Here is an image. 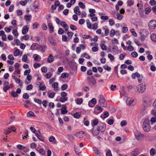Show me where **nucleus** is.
<instances>
[{
    "label": "nucleus",
    "instance_id": "a18cd8bd",
    "mask_svg": "<svg viewBox=\"0 0 156 156\" xmlns=\"http://www.w3.org/2000/svg\"><path fill=\"white\" fill-rule=\"evenodd\" d=\"M100 47L103 50H106L107 49V46L104 43L101 44Z\"/></svg>",
    "mask_w": 156,
    "mask_h": 156
},
{
    "label": "nucleus",
    "instance_id": "423d86ee",
    "mask_svg": "<svg viewBox=\"0 0 156 156\" xmlns=\"http://www.w3.org/2000/svg\"><path fill=\"white\" fill-rule=\"evenodd\" d=\"M100 132V130L98 129L97 126H94L92 129V133L94 136H96L98 135Z\"/></svg>",
    "mask_w": 156,
    "mask_h": 156
},
{
    "label": "nucleus",
    "instance_id": "20e7f679",
    "mask_svg": "<svg viewBox=\"0 0 156 156\" xmlns=\"http://www.w3.org/2000/svg\"><path fill=\"white\" fill-rule=\"evenodd\" d=\"M138 91L140 93H143L146 90V86L145 84L141 83L136 87Z\"/></svg>",
    "mask_w": 156,
    "mask_h": 156
},
{
    "label": "nucleus",
    "instance_id": "bb28decb",
    "mask_svg": "<svg viewBox=\"0 0 156 156\" xmlns=\"http://www.w3.org/2000/svg\"><path fill=\"white\" fill-rule=\"evenodd\" d=\"M54 61L53 57L51 55H50L48 58L47 61L48 63H51Z\"/></svg>",
    "mask_w": 156,
    "mask_h": 156
},
{
    "label": "nucleus",
    "instance_id": "9b49d317",
    "mask_svg": "<svg viewBox=\"0 0 156 156\" xmlns=\"http://www.w3.org/2000/svg\"><path fill=\"white\" fill-rule=\"evenodd\" d=\"M140 33L141 36L144 37H147L149 34L148 31L146 29L141 30Z\"/></svg>",
    "mask_w": 156,
    "mask_h": 156
},
{
    "label": "nucleus",
    "instance_id": "4c0bfd02",
    "mask_svg": "<svg viewBox=\"0 0 156 156\" xmlns=\"http://www.w3.org/2000/svg\"><path fill=\"white\" fill-rule=\"evenodd\" d=\"M151 40L154 42H156V35L153 34H151Z\"/></svg>",
    "mask_w": 156,
    "mask_h": 156
},
{
    "label": "nucleus",
    "instance_id": "8fccbe9b",
    "mask_svg": "<svg viewBox=\"0 0 156 156\" xmlns=\"http://www.w3.org/2000/svg\"><path fill=\"white\" fill-rule=\"evenodd\" d=\"M97 34H101L102 37L104 36V34L103 33H101V30L100 29H98L96 31Z\"/></svg>",
    "mask_w": 156,
    "mask_h": 156
},
{
    "label": "nucleus",
    "instance_id": "39448f33",
    "mask_svg": "<svg viewBox=\"0 0 156 156\" xmlns=\"http://www.w3.org/2000/svg\"><path fill=\"white\" fill-rule=\"evenodd\" d=\"M67 94L65 92H62L61 93V97L60 98L59 101L62 102H64L67 101L68 99V98L67 97Z\"/></svg>",
    "mask_w": 156,
    "mask_h": 156
},
{
    "label": "nucleus",
    "instance_id": "6e6552de",
    "mask_svg": "<svg viewBox=\"0 0 156 156\" xmlns=\"http://www.w3.org/2000/svg\"><path fill=\"white\" fill-rule=\"evenodd\" d=\"M98 129L101 132H104L105 131L106 128V124L104 123H99V125L97 126Z\"/></svg>",
    "mask_w": 156,
    "mask_h": 156
},
{
    "label": "nucleus",
    "instance_id": "72a5a7b5",
    "mask_svg": "<svg viewBox=\"0 0 156 156\" xmlns=\"http://www.w3.org/2000/svg\"><path fill=\"white\" fill-rule=\"evenodd\" d=\"M139 14L140 15L141 17L144 18L145 17V16L144 15V12L143 10L140 9L139 11Z\"/></svg>",
    "mask_w": 156,
    "mask_h": 156
},
{
    "label": "nucleus",
    "instance_id": "774afa93",
    "mask_svg": "<svg viewBox=\"0 0 156 156\" xmlns=\"http://www.w3.org/2000/svg\"><path fill=\"white\" fill-rule=\"evenodd\" d=\"M64 31L62 28H59L58 30V33L59 34H62L64 33Z\"/></svg>",
    "mask_w": 156,
    "mask_h": 156
},
{
    "label": "nucleus",
    "instance_id": "a19ab883",
    "mask_svg": "<svg viewBox=\"0 0 156 156\" xmlns=\"http://www.w3.org/2000/svg\"><path fill=\"white\" fill-rule=\"evenodd\" d=\"M98 28V24L97 23H95L91 26V29L94 30H96Z\"/></svg>",
    "mask_w": 156,
    "mask_h": 156
},
{
    "label": "nucleus",
    "instance_id": "69168bd1",
    "mask_svg": "<svg viewBox=\"0 0 156 156\" xmlns=\"http://www.w3.org/2000/svg\"><path fill=\"white\" fill-rule=\"evenodd\" d=\"M34 113L31 111H29L27 113V115L29 117L34 116Z\"/></svg>",
    "mask_w": 156,
    "mask_h": 156
},
{
    "label": "nucleus",
    "instance_id": "7ed1b4c3",
    "mask_svg": "<svg viewBox=\"0 0 156 156\" xmlns=\"http://www.w3.org/2000/svg\"><path fill=\"white\" fill-rule=\"evenodd\" d=\"M99 98V103L101 106L105 107L106 106V103L105 100L103 96L101 95H100L98 96Z\"/></svg>",
    "mask_w": 156,
    "mask_h": 156
},
{
    "label": "nucleus",
    "instance_id": "f03ea898",
    "mask_svg": "<svg viewBox=\"0 0 156 156\" xmlns=\"http://www.w3.org/2000/svg\"><path fill=\"white\" fill-rule=\"evenodd\" d=\"M87 83L91 87L95 86L97 82L95 78L93 76L87 77Z\"/></svg>",
    "mask_w": 156,
    "mask_h": 156
},
{
    "label": "nucleus",
    "instance_id": "7c9ffc66",
    "mask_svg": "<svg viewBox=\"0 0 156 156\" xmlns=\"http://www.w3.org/2000/svg\"><path fill=\"white\" fill-rule=\"evenodd\" d=\"M81 57L82 58L85 57L86 58L88 59L90 58V56L87 53H84L82 54L81 55Z\"/></svg>",
    "mask_w": 156,
    "mask_h": 156
},
{
    "label": "nucleus",
    "instance_id": "09e8293b",
    "mask_svg": "<svg viewBox=\"0 0 156 156\" xmlns=\"http://www.w3.org/2000/svg\"><path fill=\"white\" fill-rule=\"evenodd\" d=\"M11 95L14 98L18 96V94L16 92L12 91L11 92Z\"/></svg>",
    "mask_w": 156,
    "mask_h": 156
},
{
    "label": "nucleus",
    "instance_id": "a878e982",
    "mask_svg": "<svg viewBox=\"0 0 156 156\" xmlns=\"http://www.w3.org/2000/svg\"><path fill=\"white\" fill-rule=\"evenodd\" d=\"M83 101V99L81 98H78L75 100V102L77 105L81 104Z\"/></svg>",
    "mask_w": 156,
    "mask_h": 156
},
{
    "label": "nucleus",
    "instance_id": "a211bd4d",
    "mask_svg": "<svg viewBox=\"0 0 156 156\" xmlns=\"http://www.w3.org/2000/svg\"><path fill=\"white\" fill-rule=\"evenodd\" d=\"M74 12L76 14L80 15L81 14V12L80 10V9L78 6H76L74 9Z\"/></svg>",
    "mask_w": 156,
    "mask_h": 156
},
{
    "label": "nucleus",
    "instance_id": "680f3d73",
    "mask_svg": "<svg viewBox=\"0 0 156 156\" xmlns=\"http://www.w3.org/2000/svg\"><path fill=\"white\" fill-rule=\"evenodd\" d=\"M89 102H90L94 105L96 104L97 101L96 99L95 98H93Z\"/></svg>",
    "mask_w": 156,
    "mask_h": 156
},
{
    "label": "nucleus",
    "instance_id": "aec40b11",
    "mask_svg": "<svg viewBox=\"0 0 156 156\" xmlns=\"http://www.w3.org/2000/svg\"><path fill=\"white\" fill-rule=\"evenodd\" d=\"M139 154V150L137 149H135L131 153L133 156H137Z\"/></svg>",
    "mask_w": 156,
    "mask_h": 156
},
{
    "label": "nucleus",
    "instance_id": "37998d69",
    "mask_svg": "<svg viewBox=\"0 0 156 156\" xmlns=\"http://www.w3.org/2000/svg\"><path fill=\"white\" fill-rule=\"evenodd\" d=\"M79 6L82 9H84L85 8V6L84 4L82 2H80L78 3Z\"/></svg>",
    "mask_w": 156,
    "mask_h": 156
},
{
    "label": "nucleus",
    "instance_id": "2eb2a0df",
    "mask_svg": "<svg viewBox=\"0 0 156 156\" xmlns=\"http://www.w3.org/2000/svg\"><path fill=\"white\" fill-rule=\"evenodd\" d=\"M52 87L54 88L55 91H58L59 90L58 87V83L57 82L53 83L52 84Z\"/></svg>",
    "mask_w": 156,
    "mask_h": 156
},
{
    "label": "nucleus",
    "instance_id": "58836bf2",
    "mask_svg": "<svg viewBox=\"0 0 156 156\" xmlns=\"http://www.w3.org/2000/svg\"><path fill=\"white\" fill-rule=\"evenodd\" d=\"M103 68L105 70L108 71H110L111 70V68L110 67H109L108 65H105L103 66Z\"/></svg>",
    "mask_w": 156,
    "mask_h": 156
},
{
    "label": "nucleus",
    "instance_id": "ea45409f",
    "mask_svg": "<svg viewBox=\"0 0 156 156\" xmlns=\"http://www.w3.org/2000/svg\"><path fill=\"white\" fill-rule=\"evenodd\" d=\"M134 3L133 1L131 0H128L127 1V5L131 6L133 5Z\"/></svg>",
    "mask_w": 156,
    "mask_h": 156
},
{
    "label": "nucleus",
    "instance_id": "1a4fd4ad",
    "mask_svg": "<svg viewBox=\"0 0 156 156\" xmlns=\"http://www.w3.org/2000/svg\"><path fill=\"white\" fill-rule=\"evenodd\" d=\"M17 148L20 150H24V152H27L29 151V149L28 147H26L24 146H23L21 144H18L16 146Z\"/></svg>",
    "mask_w": 156,
    "mask_h": 156
},
{
    "label": "nucleus",
    "instance_id": "9d476101",
    "mask_svg": "<svg viewBox=\"0 0 156 156\" xmlns=\"http://www.w3.org/2000/svg\"><path fill=\"white\" fill-rule=\"evenodd\" d=\"M148 26L151 29L154 28L156 27V21L154 20H151L149 23Z\"/></svg>",
    "mask_w": 156,
    "mask_h": 156
},
{
    "label": "nucleus",
    "instance_id": "f8f14e48",
    "mask_svg": "<svg viewBox=\"0 0 156 156\" xmlns=\"http://www.w3.org/2000/svg\"><path fill=\"white\" fill-rule=\"evenodd\" d=\"M47 48V46L45 45H39L38 49L41 51L42 52L44 53Z\"/></svg>",
    "mask_w": 156,
    "mask_h": 156
},
{
    "label": "nucleus",
    "instance_id": "c85d7f7f",
    "mask_svg": "<svg viewBox=\"0 0 156 156\" xmlns=\"http://www.w3.org/2000/svg\"><path fill=\"white\" fill-rule=\"evenodd\" d=\"M99 121L97 119L94 120L93 122L92 123V126L93 127L97 126V125L98 124Z\"/></svg>",
    "mask_w": 156,
    "mask_h": 156
},
{
    "label": "nucleus",
    "instance_id": "2f4dec72",
    "mask_svg": "<svg viewBox=\"0 0 156 156\" xmlns=\"http://www.w3.org/2000/svg\"><path fill=\"white\" fill-rule=\"evenodd\" d=\"M74 151L78 155L80 154L79 151H80V149L78 147L76 146V145H74Z\"/></svg>",
    "mask_w": 156,
    "mask_h": 156
},
{
    "label": "nucleus",
    "instance_id": "bf43d9fd",
    "mask_svg": "<svg viewBox=\"0 0 156 156\" xmlns=\"http://www.w3.org/2000/svg\"><path fill=\"white\" fill-rule=\"evenodd\" d=\"M27 59V56L26 54L24 55L22 58V60L24 62H26Z\"/></svg>",
    "mask_w": 156,
    "mask_h": 156
},
{
    "label": "nucleus",
    "instance_id": "5fc2aeb1",
    "mask_svg": "<svg viewBox=\"0 0 156 156\" xmlns=\"http://www.w3.org/2000/svg\"><path fill=\"white\" fill-rule=\"evenodd\" d=\"M20 51L19 50H16L14 52L13 55L14 56H17L19 55Z\"/></svg>",
    "mask_w": 156,
    "mask_h": 156
},
{
    "label": "nucleus",
    "instance_id": "6e6d98bb",
    "mask_svg": "<svg viewBox=\"0 0 156 156\" xmlns=\"http://www.w3.org/2000/svg\"><path fill=\"white\" fill-rule=\"evenodd\" d=\"M51 76L52 73L51 72H49L46 73L45 77L47 79H49L51 77Z\"/></svg>",
    "mask_w": 156,
    "mask_h": 156
},
{
    "label": "nucleus",
    "instance_id": "3c124183",
    "mask_svg": "<svg viewBox=\"0 0 156 156\" xmlns=\"http://www.w3.org/2000/svg\"><path fill=\"white\" fill-rule=\"evenodd\" d=\"M34 101L35 102L41 105L42 103V101L40 99L35 98L34 99Z\"/></svg>",
    "mask_w": 156,
    "mask_h": 156
},
{
    "label": "nucleus",
    "instance_id": "f257e3e1",
    "mask_svg": "<svg viewBox=\"0 0 156 156\" xmlns=\"http://www.w3.org/2000/svg\"><path fill=\"white\" fill-rule=\"evenodd\" d=\"M142 127L143 130L146 132H148L150 131L151 127L149 119H145L143 123Z\"/></svg>",
    "mask_w": 156,
    "mask_h": 156
},
{
    "label": "nucleus",
    "instance_id": "5701e85b",
    "mask_svg": "<svg viewBox=\"0 0 156 156\" xmlns=\"http://www.w3.org/2000/svg\"><path fill=\"white\" fill-rule=\"evenodd\" d=\"M102 29L105 30L104 36H107L109 33V30L107 28L106 26H105L102 27Z\"/></svg>",
    "mask_w": 156,
    "mask_h": 156
},
{
    "label": "nucleus",
    "instance_id": "e433bc0d",
    "mask_svg": "<svg viewBox=\"0 0 156 156\" xmlns=\"http://www.w3.org/2000/svg\"><path fill=\"white\" fill-rule=\"evenodd\" d=\"M29 38V36L28 34H26L24 36H22L21 38V41L24 39L25 40H28Z\"/></svg>",
    "mask_w": 156,
    "mask_h": 156
},
{
    "label": "nucleus",
    "instance_id": "603ef678",
    "mask_svg": "<svg viewBox=\"0 0 156 156\" xmlns=\"http://www.w3.org/2000/svg\"><path fill=\"white\" fill-rule=\"evenodd\" d=\"M80 114L81 113L80 112H76L74 114V117L76 119H78L80 118Z\"/></svg>",
    "mask_w": 156,
    "mask_h": 156
},
{
    "label": "nucleus",
    "instance_id": "c9c22d12",
    "mask_svg": "<svg viewBox=\"0 0 156 156\" xmlns=\"http://www.w3.org/2000/svg\"><path fill=\"white\" fill-rule=\"evenodd\" d=\"M84 133L83 132L81 131L77 133L76 134L75 136L77 137H79V138L81 137L82 136V135Z\"/></svg>",
    "mask_w": 156,
    "mask_h": 156
},
{
    "label": "nucleus",
    "instance_id": "e2e57ef3",
    "mask_svg": "<svg viewBox=\"0 0 156 156\" xmlns=\"http://www.w3.org/2000/svg\"><path fill=\"white\" fill-rule=\"evenodd\" d=\"M38 152L40 154L42 155H44L45 153V151L43 148L40 149Z\"/></svg>",
    "mask_w": 156,
    "mask_h": 156
},
{
    "label": "nucleus",
    "instance_id": "864d4df0",
    "mask_svg": "<svg viewBox=\"0 0 156 156\" xmlns=\"http://www.w3.org/2000/svg\"><path fill=\"white\" fill-rule=\"evenodd\" d=\"M20 5L22 6H25L27 3V1L26 0L24 1H21L19 2Z\"/></svg>",
    "mask_w": 156,
    "mask_h": 156
},
{
    "label": "nucleus",
    "instance_id": "393cba45",
    "mask_svg": "<svg viewBox=\"0 0 156 156\" xmlns=\"http://www.w3.org/2000/svg\"><path fill=\"white\" fill-rule=\"evenodd\" d=\"M55 94V93L54 92H48V96L49 98H53Z\"/></svg>",
    "mask_w": 156,
    "mask_h": 156
},
{
    "label": "nucleus",
    "instance_id": "de8ad7c7",
    "mask_svg": "<svg viewBox=\"0 0 156 156\" xmlns=\"http://www.w3.org/2000/svg\"><path fill=\"white\" fill-rule=\"evenodd\" d=\"M117 19L119 20H121L123 17V16L120 14L118 13L116 14Z\"/></svg>",
    "mask_w": 156,
    "mask_h": 156
},
{
    "label": "nucleus",
    "instance_id": "0eeeda50",
    "mask_svg": "<svg viewBox=\"0 0 156 156\" xmlns=\"http://www.w3.org/2000/svg\"><path fill=\"white\" fill-rule=\"evenodd\" d=\"M135 135L136 139L138 140H140L141 138L144 136L140 131L136 130L135 132Z\"/></svg>",
    "mask_w": 156,
    "mask_h": 156
},
{
    "label": "nucleus",
    "instance_id": "f3484780",
    "mask_svg": "<svg viewBox=\"0 0 156 156\" xmlns=\"http://www.w3.org/2000/svg\"><path fill=\"white\" fill-rule=\"evenodd\" d=\"M68 112V111L66 109V106L65 105H63L61 111V113L62 114H65Z\"/></svg>",
    "mask_w": 156,
    "mask_h": 156
},
{
    "label": "nucleus",
    "instance_id": "338daca9",
    "mask_svg": "<svg viewBox=\"0 0 156 156\" xmlns=\"http://www.w3.org/2000/svg\"><path fill=\"white\" fill-rule=\"evenodd\" d=\"M134 49V48L132 45H130L127 47V50L129 51H133Z\"/></svg>",
    "mask_w": 156,
    "mask_h": 156
},
{
    "label": "nucleus",
    "instance_id": "412c9836",
    "mask_svg": "<svg viewBox=\"0 0 156 156\" xmlns=\"http://www.w3.org/2000/svg\"><path fill=\"white\" fill-rule=\"evenodd\" d=\"M39 90L42 91H44L46 89V87L43 83H40L39 85Z\"/></svg>",
    "mask_w": 156,
    "mask_h": 156
},
{
    "label": "nucleus",
    "instance_id": "13d9d810",
    "mask_svg": "<svg viewBox=\"0 0 156 156\" xmlns=\"http://www.w3.org/2000/svg\"><path fill=\"white\" fill-rule=\"evenodd\" d=\"M69 136V139L72 142H73L74 140V137L72 135H68Z\"/></svg>",
    "mask_w": 156,
    "mask_h": 156
},
{
    "label": "nucleus",
    "instance_id": "dca6fc26",
    "mask_svg": "<svg viewBox=\"0 0 156 156\" xmlns=\"http://www.w3.org/2000/svg\"><path fill=\"white\" fill-rule=\"evenodd\" d=\"M15 129V128L14 127L11 126L7 130L5 131V133L6 135L8 134L13 131H14Z\"/></svg>",
    "mask_w": 156,
    "mask_h": 156
},
{
    "label": "nucleus",
    "instance_id": "f704fd0d",
    "mask_svg": "<svg viewBox=\"0 0 156 156\" xmlns=\"http://www.w3.org/2000/svg\"><path fill=\"white\" fill-rule=\"evenodd\" d=\"M150 154L151 156H153L155 155V151L154 148H152L150 151Z\"/></svg>",
    "mask_w": 156,
    "mask_h": 156
},
{
    "label": "nucleus",
    "instance_id": "49530a36",
    "mask_svg": "<svg viewBox=\"0 0 156 156\" xmlns=\"http://www.w3.org/2000/svg\"><path fill=\"white\" fill-rule=\"evenodd\" d=\"M69 76V74L66 73H63L61 74V77L63 78H67Z\"/></svg>",
    "mask_w": 156,
    "mask_h": 156
},
{
    "label": "nucleus",
    "instance_id": "c03bdc74",
    "mask_svg": "<svg viewBox=\"0 0 156 156\" xmlns=\"http://www.w3.org/2000/svg\"><path fill=\"white\" fill-rule=\"evenodd\" d=\"M125 53L121 54L119 56V58L120 60H123L126 55Z\"/></svg>",
    "mask_w": 156,
    "mask_h": 156
},
{
    "label": "nucleus",
    "instance_id": "79ce46f5",
    "mask_svg": "<svg viewBox=\"0 0 156 156\" xmlns=\"http://www.w3.org/2000/svg\"><path fill=\"white\" fill-rule=\"evenodd\" d=\"M68 85L66 83L64 84L61 86V89L62 90H65L68 87Z\"/></svg>",
    "mask_w": 156,
    "mask_h": 156
},
{
    "label": "nucleus",
    "instance_id": "b1692460",
    "mask_svg": "<svg viewBox=\"0 0 156 156\" xmlns=\"http://www.w3.org/2000/svg\"><path fill=\"white\" fill-rule=\"evenodd\" d=\"M39 46V45L37 43H34L31 45V48L33 50H36L37 49H38Z\"/></svg>",
    "mask_w": 156,
    "mask_h": 156
},
{
    "label": "nucleus",
    "instance_id": "ddd939ff",
    "mask_svg": "<svg viewBox=\"0 0 156 156\" xmlns=\"http://www.w3.org/2000/svg\"><path fill=\"white\" fill-rule=\"evenodd\" d=\"M120 95L122 98L125 100L127 98L128 94L124 91V90H122L121 92L120 93Z\"/></svg>",
    "mask_w": 156,
    "mask_h": 156
},
{
    "label": "nucleus",
    "instance_id": "473e14b6",
    "mask_svg": "<svg viewBox=\"0 0 156 156\" xmlns=\"http://www.w3.org/2000/svg\"><path fill=\"white\" fill-rule=\"evenodd\" d=\"M86 23L87 28L89 29H91V28L92 24L89 19H87L86 20Z\"/></svg>",
    "mask_w": 156,
    "mask_h": 156
},
{
    "label": "nucleus",
    "instance_id": "cd10ccee",
    "mask_svg": "<svg viewBox=\"0 0 156 156\" xmlns=\"http://www.w3.org/2000/svg\"><path fill=\"white\" fill-rule=\"evenodd\" d=\"M133 101V100L130 98H128L126 100V105H130Z\"/></svg>",
    "mask_w": 156,
    "mask_h": 156
},
{
    "label": "nucleus",
    "instance_id": "6ab92c4d",
    "mask_svg": "<svg viewBox=\"0 0 156 156\" xmlns=\"http://www.w3.org/2000/svg\"><path fill=\"white\" fill-rule=\"evenodd\" d=\"M29 28L28 26H23L22 30V33L23 34H26L28 31Z\"/></svg>",
    "mask_w": 156,
    "mask_h": 156
},
{
    "label": "nucleus",
    "instance_id": "4be33fe9",
    "mask_svg": "<svg viewBox=\"0 0 156 156\" xmlns=\"http://www.w3.org/2000/svg\"><path fill=\"white\" fill-rule=\"evenodd\" d=\"M48 26L50 30V32L51 33H53L54 32V27L52 26V23H49L48 24Z\"/></svg>",
    "mask_w": 156,
    "mask_h": 156
},
{
    "label": "nucleus",
    "instance_id": "4d7b16f0",
    "mask_svg": "<svg viewBox=\"0 0 156 156\" xmlns=\"http://www.w3.org/2000/svg\"><path fill=\"white\" fill-rule=\"evenodd\" d=\"M145 13L146 14H148L151 11V10L149 8H147L145 9Z\"/></svg>",
    "mask_w": 156,
    "mask_h": 156
},
{
    "label": "nucleus",
    "instance_id": "c756f323",
    "mask_svg": "<svg viewBox=\"0 0 156 156\" xmlns=\"http://www.w3.org/2000/svg\"><path fill=\"white\" fill-rule=\"evenodd\" d=\"M140 76L139 73L137 72H136L135 73L132 74L131 75V76L133 79H134L136 77H139Z\"/></svg>",
    "mask_w": 156,
    "mask_h": 156
},
{
    "label": "nucleus",
    "instance_id": "0e129e2a",
    "mask_svg": "<svg viewBox=\"0 0 156 156\" xmlns=\"http://www.w3.org/2000/svg\"><path fill=\"white\" fill-rule=\"evenodd\" d=\"M132 56L134 58H136L138 56V54L136 51L132 52L131 53Z\"/></svg>",
    "mask_w": 156,
    "mask_h": 156
},
{
    "label": "nucleus",
    "instance_id": "052dcab7",
    "mask_svg": "<svg viewBox=\"0 0 156 156\" xmlns=\"http://www.w3.org/2000/svg\"><path fill=\"white\" fill-rule=\"evenodd\" d=\"M12 33L15 36L17 37L18 35V31L16 29H14L12 31Z\"/></svg>",
    "mask_w": 156,
    "mask_h": 156
},
{
    "label": "nucleus",
    "instance_id": "4468645a",
    "mask_svg": "<svg viewBox=\"0 0 156 156\" xmlns=\"http://www.w3.org/2000/svg\"><path fill=\"white\" fill-rule=\"evenodd\" d=\"M111 52L114 55H116L118 53V48L117 46L114 45L113 46Z\"/></svg>",
    "mask_w": 156,
    "mask_h": 156
}]
</instances>
